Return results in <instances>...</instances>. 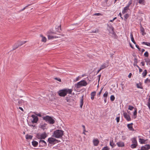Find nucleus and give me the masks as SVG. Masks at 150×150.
Masks as SVG:
<instances>
[{
  "instance_id": "nucleus-1",
  "label": "nucleus",
  "mask_w": 150,
  "mask_h": 150,
  "mask_svg": "<svg viewBox=\"0 0 150 150\" xmlns=\"http://www.w3.org/2000/svg\"><path fill=\"white\" fill-rule=\"evenodd\" d=\"M64 134V131L60 130H57L53 133V136L56 138H60L62 137Z\"/></svg>"
},
{
  "instance_id": "nucleus-2",
  "label": "nucleus",
  "mask_w": 150,
  "mask_h": 150,
  "mask_svg": "<svg viewBox=\"0 0 150 150\" xmlns=\"http://www.w3.org/2000/svg\"><path fill=\"white\" fill-rule=\"evenodd\" d=\"M43 118L46 122L49 123L50 124H54L55 122L54 120L51 117L48 115L44 117Z\"/></svg>"
},
{
  "instance_id": "nucleus-3",
  "label": "nucleus",
  "mask_w": 150,
  "mask_h": 150,
  "mask_svg": "<svg viewBox=\"0 0 150 150\" xmlns=\"http://www.w3.org/2000/svg\"><path fill=\"white\" fill-rule=\"evenodd\" d=\"M87 84V83L85 80H83L77 83L75 85V86L77 88H79L81 86H85Z\"/></svg>"
},
{
  "instance_id": "nucleus-4",
  "label": "nucleus",
  "mask_w": 150,
  "mask_h": 150,
  "mask_svg": "<svg viewBox=\"0 0 150 150\" xmlns=\"http://www.w3.org/2000/svg\"><path fill=\"white\" fill-rule=\"evenodd\" d=\"M132 144L130 145V147L132 149L135 148L138 146V144L136 138L135 137L133 138L132 140Z\"/></svg>"
},
{
  "instance_id": "nucleus-5",
  "label": "nucleus",
  "mask_w": 150,
  "mask_h": 150,
  "mask_svg": "<svg viewBox=\"0 0 150 150\" xmlns=\"http://www.w3.org/2000/svg\"><path fill=\"white\" fill-rule=\"evenodd\" d=\"M48 141L50 144H54L56 143V142H57V143L59 142H60L59 140H58L55 138H49Z\"/></svg>"
},
{
  "instance_id": "nucleus-6",
  "label": "nucleus",
  "mask_w": 150,
  "mask_h": 150,
  "mask_svg": "<svg viewBox=\"0 0 150 150\" xmlns=\"http://www.w3.org/2000/svg\"><path fill=\"white\" fill-rule=\"evenodd\" d=\"M58 93L59 95L61 97H64L67 95L65 88L59 90Z\"/></svg>"
},
{
  "instance_id": "nucleus-7",
  "label": "nucleus",
  "mask_w": 150,
  "mask_h": 150,
  "mask_svg": "<svg viewBox=\"0 0 150 150\" xmlns=\"http://www.w3.org/2000/svg\"><path fill=\"white\" fill-rule=\"evenodd\" d=\"M39 147H40L46 146L47 145V143L44 140L40 139L39 141Z\"/></svg>"
},
{
  "instance_id": "nucleus-8",
  "label": "nucleus",
  "mask_w": 150,
  "mask_h": 150,
  "mask_svg": "<svg viewBox=\"0 0 150 150\" xmlns=\"http://www.w3.org/2000/svg\"><path fill=\"white\" fill-rule=\"evenodd\" d=\"M37 138L38 139H45L47 136V135L45 132H44L40 136H38L37 135Z\"/></svg>"
},
{
  "instance_id": "nucleus-9",
  "label": "nucleus",
  "mask_w": 150,
  "mask_h": 150,
  "mask_svg": "<svg viewBox=\"0 0 150 150\" xmlns=\"http://www.w3.org/2000/svg\"><path fill=\"white\" fill-rule=\"evenodd\" d=\"M31 117L33 118V120L32 121V122L33 123H37L38 120V117L33 115H31Z\"/></svg>"
},
{
  "instance_id": "nucleus-10",
  "label": "nucleus",
  "mask_w": 150,
  "mask_h": 150,
  "mask_svg": "<svg viewBox=\"0 0 150 150\" xmlns=\"http://www.w3.org/2000/svg\"><path fill=\"white\" fill-rule=\"evenodd\" d=\"M150 149V145L149 144H146L144 146H142L139 150H148Z\"/></svg>"
},
{
  "instance_id": "nucleus-11",
  "label": "nucleus",
  "mask_w": 150,
  "mask_h": 150,
  "mask_svg": "<svg viewBox=\"0 0 150 150\" xmlns=\"http://www.w3.org/2000/svg\"><path fill=\"white\" fill-rule=\"evenodd\" d=\"M108 29L109 31V33L112 34H114V28L113 27L112 25L109 26V25H108Z\"/></svg>"
},
{
  "instance_id": "nucleus-12",
  "label": "nucleus",
  "mask_w": 150,
  "mask_h": 150,
  "mask_svg": "<svg viewBox=\"0 0 150 150\" xmlns=\"http://www.w3.org/2000/svg\"><path fill=\"white\" fill-rule=\"evenodd\" d=\"M123 115L124 117L127 121H129L131 120V119L130 116L128 115L127 113L125 112H124L123 113Z\"/></svg>"
},
{
  "instance_id": "nucleus-13",
  "label": "nucleus",
  "mask_w": 150,
  "mask_h": 150,
  "mask_svg": "<svg viewBox=\"0 0 150 150\" xmlns=\"http://www.w3.org/2000/svg\"><path fill=\"white\" fill-rule=\"evenodd\" d=\"M140 30L141 33L142 35H144L146 34V33L145 32V30L143 27L142 26L141 24H140Z\"/></svg>"
},
{
  "instance_id": "nucleus-14",
  "label": "nucleus",
  "mask_w": 150,
  "mask_h": 150,
  "mask_svg": "<svg viewBox=\"0 0 150 150\" xmlns=\"http://www.w3.org/2000/svg\"><path fill=\"white\" fill-rule=\"evenodd\" d=\"M93 143L94 146H97L99 143V141L98 139H94L93 140Z\"/></svg>"
},
{
  "instance_id": "nucleus-15",
  "label": "nucleus",
  "mask_w": 150,
  "mask_h": 150,
  "mask_svg": "<svg viewBox=\"0 0 150 150\" xmlns=\"http://www.w3.org/2000/svg\"><path fill=\"white\" fill-rule=\"evenodd\" d=\"M133 125V123H131L130 124H128L127 125V127L129 129V130L134 131V129L133 128L132 125Z\"/></svg>"
},
{
  "instance_id": "nucleus-16",
  "label": "nucleus",
  "mask_w": 150,
  "mask_h": 150,
  "mask_svg": "<svg viewBox=\"0 0 150 150\" xmlns=\"http://www.w3.org/2000/svg\"><path fill=\"white\" fill-rule=\"evenodd\" d=\"M117 144L118 147H123L125 146L124 143L122 142H119L117 143Z\"/></svg>"
},
{
  "instance_id": "nucleus-17",
  "label": "nucleus",
  "mask_w": 150,
  "mask_h": 150,
  "mask_svg": "<svg viewBox=\"0 0 150 150\" xmlns=\"http://www.w3.org/2000/svg\"><path fill=\"white\" fill-rule=\"evenodd\" d=\"M129 10V8L126 6L122 10V13L123 14H125L127 12V11Z\"/></svg>"
},
{
  "instance_id": "nucleus-18",
  "label": "nucleus",
  "mask_w": 150,
  "mask_h": 150,
  "mask_svg": "<svg viewBox=\"0 0 150 150\" xmlns=\"http://www.w3.org/2000/svg\"><path fill=\"white\" fill-rule=\"evenodd\" d=\"M60 37L59 36H54L53 35H48V38L50 40L54 38H58Z\"/></svg>"
},
{
  "instance_id": "nucleus-19",
  "label": "nucleus",
  "mask_w": 150,
  "mask_h": 150,
  "mask_svg": "<svg viewBox=\"0 0 150 150\" xmlns=\"http://www.w3.org/2000/svg\"><path fill=\"white\" fill-rule=\"evenodd\" d=\"M83 96H84L83 95V96L81 97V100H80V107L81 108H82V106L83 105Z\"/></svg>"
},
{
  "instance_id": "nucleus-20",
  "label": "nucleus",
  "mask_w": 150,
  "mask_h": 150,
  "mask_svg": "<svg viewBox=\"0 0 150 150\" xmlns=\"http://www.w3.org/2000/svg\"><path fill=\"white\" fill-rule=\"evenodd\" d=\"M96 92L94 91L92 92L91 93V98L92 100L94 99V96L96 95Z\"/></svg>"
},
{
  "instance_id": "nucleus-21",
  "label": "nucleus",
  "mask_w": 150,
  "mask_h": 150,
  "mask_svg": "<svg viewBox=\"0 0 150 150\" xmlns=\"http://www.w3.org/2000/svg\"><path fill=\"white\" fill-rule=\"evenodd\" d=\"M61 25H60L59 26H58L57 28H56V31L58 33H60L62 31L61 28Z\"/></svg>"
},
{
  "instance_id": "nucleus-22",
  "label": "nucleus",
  "mask_w": 150,
  "mask_h": 150,
  "mask_svg": "<svg viewBox=\"0 0 150 150\" xmlns=\"http://www.w3.org/2000/svg\"><path fill=\"white\" fill-rule=\"evenodd\" d=\"M146 140L144 139H139V142L141 144H146Z\"/></svg>"
},
{
  "instance_id": "nucleus-23",
  "label": "nucleus",
  "mask_w": 150,
  "mask_h": 150,
  "mask_svg": "<svg viewBox=\"0 0 150 150\" xmlns=\"http://www.w3.org/2000/svg\"><path fill=\"white\" fill-rule=\"evenodd\" d=\"M144 83L147 84L148 86H150V79L147 78L144 81Z\"/></svg>"
},
{
  "instance_id": "nucleus-24",
  "label": "nucleus",
  "mask_w": 150,
  "mask_h": 150,
  "mask_svg": "<svg viewBox=\"0 0 150 150\" xmlns=\"http://www.w3.org/2000/svg\"><path fill=\"white\" fill-rule=\"evenodd\" d=\"M66 93H69V94H71L72 91V90L71 89H69L68 88H65Z\"/></svg>"
},
{
  "instance_id": "nucleus-25",
  "label": "nucleus",
  "mask_w": 150,
  "mask_h": 150,
  "mask_svg": "<svg viewBox=\"0 0 150 150\" xmlns=\"http://www.w3.org/2000/svg\"><path fill=\"white\" fill-rule=\"evenodd\" d=\"M99 30L97 28H96L95 29V30H93L92 31H91L89 32L90 33H99Z\"/></svg>"
},
{
  "instance_id": "nucleus-26",
  "label": "nucleus",
  "mask_w": 150,
  "mask_h": 150,
  "mask_svg": "<svg viewBox=\"0 0 150 150\" xmlns=\"http://www.w3.org/2000/svg\"><path fill=\"white\" fill-rule=\"evenodd\" d=\"M27 42L26 41H18L17 42V43L19 45V46H20L21 45H23L25 44L26 42Z\"/></svg>"
},
{
  "instance_id": "nucleus-27",
  "label": "nucleus",
  "mask_w": 150,
  "mask_h": 150,
  "mask_svg": "<svg viewBox=\"0 0 150 150\" xmlns=\"http://www.w3.org/2000/svg\"><path fill=\"white\" fill-rule=\"evenodd\" d=\"M32 144L33 146L36 147L38 145V143L36 141H34L32 142Z\"/></svg>"
},
{
  "instance_id": "nucleus-28",
  "label": "nucleus",
  "mask_w": 150,
  "mask_h": 150,
  "mask_svg": "<svg viewBox=\"0 0 150 150\" xmlns=\"http://www.w3.org/2000/svg\"><path fill=\"white\" fill-rule=\"evenodd\" d=\"M110 145L112 147H114L115 146V145L113 143V140H110Z\"/></svg>"
},
{
  "instance_id": "nucleus-29",
  "label": "nucleus",
  "mask_w": 150,
  "mask_h": 150,
  "mask_svg": "<svg viewBox=\"0 0 150 150\" xmlns=\"http://www.w3.org/2000/svg\"><path fill=\"white\" fill-rule=\"evenodd\" d=\"M24 101L22 100H20L18 101V104L19 105H21L24 103Z\"/></svg>"
},
{
  "instance_id": "nucleus-30",
  "label": "nucleus",
  "mask_w": 150,
  "mask_h": 150,
  "mask_svg": "<svg viewBox=\"0 0 150 150\" xmlns=\"http://www.w3.org/2000/svg\"><path fill=\"white\" fill-rule=\"evenodd\" d=\"M147 71L146 69H145L142 73V75L143 77H144L147 75Z\"/></svg>"
},
{
  "instance_id": "nucleus-31",
  "label": "nucleus",
  "mask_w": 150,
  "mask_h": 150,
  "mask_svg": "<svg viewBox=\"0 0 150 150\" xmlns=\"http://www.w3.org/2000/svg\"><path fill=\"white\" fill-rule=\"evenodd\" d=\"M26 138L27 139H32L33 136L31 135L27 134L26 136Z\"/></svg>"
},
{
  "instance_id": "nucleus-32",
  "label": "nucleus",
  "mask_w": 150,
  "mask_h": 150,
  "mask_svg": "<svg viewBox=\"0 0 150 150\" xmlns=\"http://www.w3.org/2000/svg\"><path fill=\"white\" fill-rule=\"evenodd\" d=\"M107 66H106V64L105 63H104L102 64V65L101 66L100 68L102 70L103 69L105 68Z\"/></svg>"
},
{
  "instance_id": "nucleus-33",
  "label": "nucleus",
  "mask_w": 150,
  "mask_h": 150,
  "mask_svg": "<svg viewBox=\"0 0 150 150\" xmlns=\"http://www.w3.org/2000/svg\"><path fill=\"white\" fill-rule=\"evenodd\" d=\"M134 109L135 110L134 112L133 113V115L134 117V118H135L137 117V109L136 108H135Z\"/></svg>"
},
{
  "instance_id": "nucleus-34",
  "label": "nucleus",
  "mask_w": 150,
  "mask_h": 150,
  "mask_svg": "<svg viewBox=\"0 0 150 150\" xmlns=\"http://www.w3.org/2000/svg\"><path fill=\"white\" fill-rule=\"evenodd\" d=\"M146 105L148 106L149 109L150 110V97L149 98L148 100V102Z\"/></svg>"
},
{
  "instance_id": "nucleus-35",
  "label": "nucleus",
  "mask_w": 150,
  "mask_h": 150,
  "mask_svg": "<svg viewBox=\"0 0 150 150\" xmlns=\"http://www.w3.org/2000/svg\"><path fill=\"white\" fill-rule=\"evenodd\" d=\"M108 92L107 91H106L103 95V97L105 98H107L108 96Z\"/></svg>"
},
{
  "instance_id": "nucleus-36",
  "label": "nucleus",
  "mask_w": 150,
  "mask_h": 150,
  "mask_svg": "<svg viewBox=\"0 0 150 150\" xmlns=\"http://www.w3.org/2000/svg\"><path fill=\"white\" fill-rule=\"evenodd\" d=\"M139 3L140 4L144 5L145 1L144 0H139Z\"/></svg>"
},
{
  "instance_id": "nucleus-37",
  "label": "nucleus",
  "mask_w": 150,
  "mask_h": 150,
  "mask_svg": "<svg viewBox=\"0 0 150 150\" xmlns=\"http://www.w3.org/2000/svg\"><path fill=\"white\" fill-rule=\"evenodd\" d=\"M47 124H44L43 125H42L41 126V128H42L43 130H44L45 129V127Z\"/></svg>"
},
{
  "instance_id": "nucleus-38",
  "label": "nucleus",
  "mask_w": 150,
  "mask_h": 150,
  "mask_svg": "<svg viewBox=\"0 0 150 150\" xmlns=\"http://www.w3.org/2000/svg\"><path fill=\"white\" fill-rule=\"evenodd\" d=\"M132 0H130L129 1L128 4H127V6H126L128 7V8H129V7L132 4Z\"/></svg>"
},
{
  "instance_id": "nucleus-39",
  "label": "nucleus",
  "mask_w": 150,
  "mask_h": 150,
  "mask_svg": "<svg viewBox=\"0 0 150 150\" xmlns=\"http://www.w3.org/2000/svg\"><path fill=\"white\" fill-rule=\"evenodd\" d=\"M110 99L111 101H113L115 99V97L114 95H111L110 97Z\"/></svg>"
},
{
  "instance_id": "nucleus-40",
  "label": "nucleus",
  "mask_w": 150,
  "mask_h": 150,
  "mask_svg": "<svg viewBox=\"0 0 150 150\" xmlns=\"http://www.w3.org/2000/svg\"><path fill=\"white\" fill-rule=\"evenodd\" d=\"M129 14L126 13L124 15V17L125 19H127L129 17Z\"/></svg>"
},
{
  "instance_id": "nucleus-41",
  "label": "nucleus",
  "mask_w": 150,
  "mask_h": 150,
  "mask_svg": "<svg viewBox=\"0 0 150 150\" xmlns=\"http://www.w3.org/2000/svg\"><path fill=\"white\" fill-rule=\"evenodd\" d=\"M144 56L146 57H149V53L148 52H146L144 54Z\"/></svg>"
},
{
  "instance_id": "nucleus-42",
  "label": "nucleus",
  "mask_w": 150,
  "mask_h": 150,
  "mask_svg": "<svg viewBox=\"0 0 150 150\" xmlns=\"http://www.w3.org/2000/svg\"><path fill=\"white\" fill-rule=\"evenodd\" d=\"M145 62H146L147 65H150V59H148L147 60H145Z\"/></svg>"
},
{
  "instance_id": "nucleus-43",
  "label": "nucleus",
  "mask_w": 150,
  "mask_h": 150,
  "mask_svg": "<svg viewBox=\"0 0 150 150\" xmlns=\"http://www.w3.org/2000/svg\"><path fill=\"white\" fill-rule=\"evenodd\" d=\"M42 41L45 42L46 41V38L45 37H43L42 39Z\"/></svg>"
},
{
  "instance_id": "nucleus-44",
  "label": "nucleus",
  "mask_w": 150,
  "mask_h": 150,
  "mask_svg": "<svg viewBox=\"0 0 150 150\" xmlns=\"http://www.w3.org/2000/svg\"><path fill=\"white\" fill-rule=\"evenodd\" d=\"M134 108V107L131 105H129L128 107V109L130 110H132Z\"/></svg>"
},
{
  "instance_id": "nucleus-45",
  "label": "nucleus",
  "mask_w": 150,
  "mask_h": 150,
  "mask_svg": "<svg viewBox=\"0 0 150 150\" xmlns=\"http://www.w3.org/2000/svg\"><path fill=\"white\" fill-rule=\"evenodd\" d=\"M137 88H140V89H142L143 88V87L140 86L139 85V84H138V83L137 84Z\"/></svg>"
},
{
  "instance_id": "nucleus-46",
  "label": "nucleus",
  "mask_w": 150,
  "mask_h": 150,
  "mask_svg": "<svg viewBox=\"0 0 150 150\" xmlns=\"http://www.w3.org/2000/svg\"><path fill=\"white\" fill-rule=\"evenodd\" d=\"M109 149L107 146L104 147L101 150H108Z\"/></svg>"
},
{
  "instance_id": "nucleus-47",
  "label": "nucleus",
  "mask_w": 150,
  "mask_h": 150,
  "mask_svg": "<svg viewBox=\"0 0 150 150\" xmlns=\"http://www.w3.org/2000/svg\"><path fill=\"white\" fill-rule=\"evenodd\" d=\"M121 86L122 88V91H123L124 88H125V86H124V84L123 83H121Z\"/></svg>"
},
{
  "instance_id": "nucleus-48",
  "label": "nucleus",
  "mask_w": 150,
  "mask_h": 150,
  "mask_svg": "<svg viewBox=\"0 0 150 150\" xmlns=\"http://www.w3.org/2000/svg\"><path fill=\"white\" fill-rule=\"evenodd\" d=\"M94 15L95 16H102L103 14L100 13H96Z\"/></svg>"
},
{
  "instance_id": "nucleus-49",
  "label": "nucleus",
  "mask_w": 150,
  "mask_h": 150,
  "mask_svg": "<svg viewBox=\"0 0 150 150\" xmlns=\"http://www.w3.org/2000/svg\"><path fill=\"white\" fill-rule=\"evenodd\" d=\"M14 45L15 46V47H17V48H18L19 47H20L19 45H18L17 42Z\"/></svg>"
},
{
  "instance_id": "nucleus-50",
  "label": "nucleus",
  "mask_w": 150,
  "mask_h": 150,
  "mask_svg": "<svg viewBox=\"0 0 150 150\" xmlns=\"http://www.w3.org/2000/svg\"><path fill=\"white\" fill-rule=\"evenodd\" d=\"M30 5V4H29L28 5L26 6H25V7H24L21 10V11H23V10H24L25 9H26V8H27L28 6H29Z\"/></svg>"
},
{
  "instance_id": "nucleus-51",
  "label": "nucleus",
  "mask_w": 150,
  "mask_h": 150,
  "mask_svg": "<svg viewBox=\"0 0 150 150\" xmlns=\"http://www.w3.org/2000/svg\"><path fill=\"white\" fill-rule=\"evenodd\" d=\"M116 121L117 122H119L120 121V117H116Z\"/></svg>"
},
{
  "instance_id": "nucleus-52",
  "label": "nucleus",
  "mask_w": 150,
  "mask_h": 150,
  "mask_svg": "<svg viewBox=\"0 0 150 150\" xmlns=\"http://www.w3.org/2000/svg\"><path fill=\"white\" fill-rule=\"evenodd\" d=\"M131 41L132 42L135 44H136V42H135V40H134V38H132L131 39Z\"/></svg>"
},
{
  "instance_id": "nucleus-53",
  "label": "nucleus",
  "mask_w": 150,
  "mask_h": 150,
  "mask_svg": "<svg viewBox=\"0 0 150 150\" xmlns=\"http://www.w3.org/2000/svg\"><path fill=\"white\" fill-rule=\"evenodd\" d=\"M54 79L56 80H57V81H59V82H61V79H60V78H55Z\"/></svg>"
},
{
  "instance_id": "nucleus-54",
  "label": "nucleus",
  "mask_w": 150,
  "mask_h": 150,
  "mask_svg": "<svg viewBox=\"0 0 150 150\" xmlns=\"http://www.w3.org/2000/svg\"><path fill=\"white\" fill-rule=\"evenodd\" d=\"M134 62L137 63V59L136 58H135L134 59Z\"/></svg>"
},
{
  "instance_id": "nucleus-55",
  "label": "nucleus",
  "mask_w": 150,
  "mask_h": 150,
  "mask_svg": "<svg viewBox=\"0 0 150 150\" xmlns=\"http://www.w3.org/2000/svg\"><path fill=\"white\" fill-rule=\"evenodd\" d=\"M66 100H67V101L68 102H69L70 100L69 99V98H68V97H66Z\"/></svg>"
},
{
  "instance_id": "nucleus-56",
  "label": "nucleus",
  "mask_w": 150,
  "mask_h": 150,
  "mask_svg": "<svg viewBox=\"0 0 150 150\" xmlns=\"http://www.w3.org/2000/svg\"><path fill=\"white\" fill-rule=\"evenodd\" d=\"M101 76V74H100V75H99L98 76V82H99V81H100V78Z\"/></svg>"
},
{
  "instance_id": "nucleus-57",
  "label": "nucleus",
  "mask_w": 150,
  "mask_h": 150,
  "mask_svg": "<svg viewBox=\"0 0 150 150\" xmlns=\"http://www.w3.org/2000/svg\"><path fill=\"white\" fill-rule=\"evenodd\" d=\"M103 89V88H102L101 90H100V91L99 93L98 94V95L99 96L100 95V94H101L102 93V91Z\"/></svg>"
},
{
  "instance_id": "nucleus-58",
  "label": "nucleus",
  "mask_w": 150,
  "mask_h": 150,
  "mask_svg": "<svg viewBox=\"0 0 150 150\" xmlns=\"http://www.w3.org/2000/svg\"><path fill=\"white\" fill-rule=\"evenodd\" d=\"M137 64V63H136L134 62V64H133V65H134V66H136V67H139V66Z\"/></svg>"
},
{
  "instance_id": "nucleus-59",
  "label": "nucleus",
  "mask_w": 150,
  "mask_h": 150,
  "mask_svg": "<svg viewBox=\"0 0 150 150\" xmlns=\"http://www.w3.org/2000/svg\"><path fill=\"white\" fill-rule=\"evenodd\" d=\"M138 69H139V72H142V69H141V68H140L139 67H138Z\"/></svg>"
},
{
  "instance_id": "nucleus-60",
  "label": "nucleus",
  "mask_w": 150,
  "mask_h": 150,
  "mask_svg": "<svg viewBox=\"0 0 150 150\" xmlns=\"http://www.w3.org/2000/svg\"><path fill=\"white\" fill-rule=\"evenodd\" d=\"M132 75V74L131 73H130L129 75H128V77L129 78H131V76Z\"/></svg>"
},
{
  "instance_id": "nucleus-61",
  "label": "nucleus",
  "mask_w": 150,
  "mask_h": 150,
  "mask_svg": "<svg viewBox=\"0 0 150 150\" xmlns=\"http://www.w3.org/2000/svg\"><path fill=\"white\" fill-rule=\"evenodd\" d=\"M13 50H14L17 48V47H15V46H14V45H13Z\"/></svg>"
},
{
  "instance_id": "nucleus-62",
  "label": "nucleus",
  "mask_w": 150,
  "mask_h": 150,
  "mask_svg": "<svg viewBox=\"0 0 150 150\" xmlns=\"http://www.w3.org/2000/svg\"><path fill=\"white\" fill-rule=\"evenodd\" d=\"M130 37H131V39L132 38H134L132 33H130Z\"/></svg>"
},
{
  "instance_id": "nucleus-63",
  "label": "nucleus",
  "mask_w": 150,
  "mask_h": 150,
  "mask_svg": "<svg viewBox=\"0 0 150 150\" xmlns=\"http://www.w3.org/2000/svg\"><path fill=\"white\" fill-rule=\"evenodd\" d=\"M147 42H142V44H144L145 45H147Z\"/></svg>"
},
{
  "instance_id": "nucleus-64",
  "label": "nucleus",
  "mask_w": 150,
  "mask_h": 150,
  "mask_svg": "<svg viewBox=\"0 0 150 150\" xmlns=\"http://www.w3.org/2000/svg\"><path fill=\"white\" fill-rule=\"evenodd\" d=\"M141 64H142V65L143 66H144L145 65V63L144 62H141Z\"/></svg>"
}]
</instances>
